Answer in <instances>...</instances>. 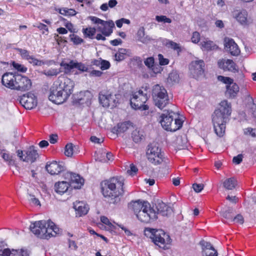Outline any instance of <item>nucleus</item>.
I'll return each instance as SVG.
<instances>
[{"label": "nucleus", "instance_id": "nucleus-1", "mask_svg": "<svg viewBox=\"0 0 256 256\" xmlns=\"http://www.w3.org/2000/svg\"><path fill=\"white\" fill-rule=\"evenodd\" d=\"M231 112L230 103L224 100L221 102L219 108L216 110L212 114V122L215 132L220 137L224 134L226 123Z\"/></svg>", "mask_w": 256, "mask_h": 256}, {"label": "nucleus", "instance_id": "nucleus-2", "mask_svg": "<svg viewBox=\"0 0 256 256\" xmlns=\"http://www.w3.org/2000/svg\"><path fill=\"white\" fill-rule=\"evenodd\" d=\"M124 180L122 177H114L102 184V192L105 198H110V204L120 202V196L124 193Z\"/></svg>", "mask_w": 256, "mask_h": 256}, {"label": "nucleus", "instance_id": "nucleus-3", "mask_svg": "<svg viewBox=\"0 0 256 256\" xmlns=\"http://www.w3.org/2000/svg\"><path fill=\"white\" fill-rule=\"evenodd\" d=\"M135 214L136 218L142 222L149 223L157 219L155 210L152 208L147 202L140 200L132 202L128 205Z\"/></svg>", "mask_w": 256, "mask_h": 256}, {"label": "nucleus", "instance_id": "nucleus-4", "mask_svg": "<svg viewBox=\"0 0 256 256\" xmlns=\"http://www.w3.org/2000/svg\"><path fill=\"white\" fill-rule=\"evenodd\" d=\"M144 234L150 238L156 246L163 250L168 249L171 243L170 236L161 229L147 228L144 230Z\"/></svg>", "mask_w": 256, "mask_h": 256}, {"label": "nucleus", "instance_id": "nucleus-5", "mask_svg": "<svg viewBox=\"0 0 256 256\" xmlns=\"http://www.w3.org/2000/svg\"><path fill=\"white\" fill-rule=\"evenodd\" d=\"M160 122L166 130L175 132L182 128L183 122L178 118L176 114L172 110L164 111L160 117Z\"/></svg>", "mask_w": 256, "mask_h": 256}, {"label": "nucleus", "instance_id": "nucleus-6", "mask_svg": "<svg viewBox=\"0 0 256 256\" xmlns=\"http://www.w3.org/2000/svg\"><path fill=\"white\" fill-rule=\"evenodd\" d=\"M152 98L155 106L160 110H162L170 104L166 90L164 87L159 84H156L154 86Z\"/></svg>", "mask_w": 256, "mask_h": 256}, {"label": "nucleus", "instance_id": "nucleus-7", "mask_svg": "<svg viewBox=\"0 0 256 256\" xmlns=\"http://www.w3.org/2000/svg\"><path fill=\"white\" fill-rule=\"evenodd\" d=\"M88 18L94 24H98L96 30L104 36H110L112 32V28L114 26L112 20L105 21L94 16H90Z\"/></svg>", "mask_w": 256, "mask_h": 256}, {"label": "nucleus", "instance_id": "nucleus-8", "mask_svg": "<svg viewBox=\"0 0 256 256\" xmlns=\"http://www.w3.org/2000/svg\"><path fill=\"white\" fill-rule=\"evenodd\" d=\"M130 103L132 107L135 110H147L148 106L144 104L148 100L146 94H144L141 90L134 92L132 94Z\"/></svg>", "mask_w": 256, "mask_h": 256}, {"label": "nucleus", "instance_id": "nucleus-9", "mask_svg": "<svg viewBox=\"0 0 256 256\" xmlns=\"http://www.w3.org/2000/svg\"><path fill=\"white\" fill-rule=\"evenodd\" d=\"M146 152V156L150 162L154 165L161 164L164 160L161 148L156 145L150 144Z\"/></svg>", "mask_w": 256, "mask_h": 256}, {"label": "nucleus", "instance_id": "nucleus-10", "mask_svg": "<svg viewBox=\"0 0 256 256\" xmlns=\"http://www.w3.org/2000/svg\"><path fill=\"white\" fill-rule=\"evenodd\" d=\"M98 100L100 103L104 107L112 108L116 107L118 104L116 95H112L110 92L107 91L100 92L99 93Z\"/></svg>", "mask_w": 256, "mask_h": 256}, {"label": "nucleus", "instance_id": "nucleus-11", "mask_svg": "<svg viewBox=\"0 0 256 256\" xmlns=\"http://www.w3.org/2000/svg\"><path fill=\"white\" fill-rule=\"evenodd\" d=\"M48 99L52 102L56 104H61L64 102L67 99L63 92L59 89L57 84L54 82L50 88V93Z\"/></svg>", "mask_w": 256, "mask_h": 256}, {"label": "nucleus", "instance_id": "nucleus-12", "mask_svg": "<svg viewBox=\"0 0 256 256\" xmlns=\"http://www.w3.org/2000/svg\"><path fill=\"white\" fill-rule=\"evenodd\" d=\"M59 87V89L63 92L66 99L70 96L73 92L74 87V82L70 79L68 78H64L62 80L58 79V81L56 82Z\"/></svg>", "mask_w": 256, "mask_h": 256}, {"label": "nucleus", "instance_id": "nucleus-13", "mask_svg": "<svg viewBox=\"0 0 256 256\" xmlns=\"http://www.w3.org/2000/svg\"><path fill=\"white\" fill-rule=\"evenodd\" d=\"M20 102L27 110L32 109L38 104L36 97L32 93H28L20 97Z\"/></svg>", "mask_w": 256, "mask_h": 256}, {"label": "nucleus", "instance_id": "nucleus-14", "mask_svg": "<svg viewBox=\"0 0 256 256\" xmlns=\"http://www.w3.org/2000/svg\"><path fill=\"white\" fill-rule=\"evenodd\" d=\"M46 224L43 228L44 234H42V239L48 240L52 237L56 236L59 234V228L51 220H46Z\"/></svg>", "mask_w": 256, "mask_h": 256}, {"label": "nucleus", "instance_id": "nucleus-15", "mask_svg": "<svg viewBox=\"0 0 256 256\" xmlns=\"http://www.w3.org/2000/svg\"><path fill=\"white\" fill-rule=\"evenodd\" d=\"M18 74L12 72H6L2 76V85L10 90H15L17 84Z\"/></svg>", "mask_w": 256, "mask_h": 256}, {"label": "nucleus", "instance_id": "nucleus-16", "mask_svg": "<svg viewBox=\"0 0 256 256\" xmlns=\"http://www.w3.org/2000/svg\"><path fill=\"white\" fill-rule=\"evenodd\" d=\"M204 62L202 60L192 61L190 64V74L194 78H198L204 72Z\"/></svg>", "mask_w": 256, "mask_h": 256}, {"label": "nucleus", "instance_id": "nucleus-17", "mask_svg": "<svg viewBox=\"0 0 256 256\" xmlns=\"http://www.w3.org/2000/svg\"><path fill=\"white\" fill-rule=\"evenodd\" d=\"M32 86V81L28 77L18 74L15 90L20 92L27 91L30 89Z\"/></svg>", "mask_w": 256, "mask_h": 256}, {"label": "nucleus", "instance_id": "nucleus-18", "mask_svg": "<svg viewBox=\"0 0 256 256\" xmlns=\"http://www.w3.org/2000/svg\"><path fill=\"white\" fill-rule=\"evenodd\" d=\"M218 68L224 71H229L235 73L238 70L236 64L232 60L222 59L218 61Z\"/></svg>", "mask_w": 256, "mask_h": 256}, {"label": "nucleus", "instance_id": "nucleus-19", "mask_svg": "<svg viewBox=\"0 0 256 256\" xmlns=\"http://www.w3.org/2000/svg\"><path fill=\"white\" fill-rule=\"evenodd\" d=\"M46 224V222L45 220L36 221L30 224V230L37 237L42 239V236L44 234L43 228H44Z\"/></svg>", "mask_w": 256, "mask_h": 256}, {"label": "nucleus", "instance_id": "nucleus-20", "mask_svg": "<svg viewBox=\"0 0 256 256\" xmlns=\"http://www.w3.org/2000/svg\"><path fill=\"white\" fill-rule=\"evenodd\" d=\"M66 178L69 182L70 186L76 184L77 186H74V188H80L84 182V180L80 175L71 172H67L65 174Z\"/></svg>", "mask_w": 256, "mask_h": 256}, {"label": "nucleus", "instance_id": "nucleus-21", "mask_svg": "<svg viewBox=\"0 0 256 256\" xmlns=\"http://www.w3.org/2000/svg\"><path fill=\"white\" fill-rule=\"evenodd\" d=\"M224 42L226 50L232 55L236 56L240 54V50L233 39L226 38L224 40Z\"/></svg>", "mask_w": 256, "mask_h": 256}, {"label": "nucleus", "instance_id": "nucleus-22", "mask_svg": "<svg viewBox=\"0 0 256 256\" xmlns=\"http://www.w3.org/2000/svg\"><path fill=\"white\" fill-rule=\"evenodd\" d=\"M46 168L51 175L58 174L64 170V166L62 162H52L50 164H47Z\"/></svg>", "mask_w": 256, "mask_h": 256}, {"label": "nucleus", "instance_id": "nucleus-23", "mask_svg": "<svg viewBox=\"0 0 256 256\" xmlns=\"http://www.w3.org/2000/svg\"><path fill=\"white\" fill-rule=\"evenodd\" d=\"M73 207L76 211V214L79 216L86 214L88 210V206L83 202H76L73 204Z\"/></svg>", "mask_w": 256, "mask_h": 256}, {"label": "nucleus", "instance_id": "nucleus-24", "mask_svg": "<svg viewBox=\"0 0 256 256\" xmlns=\"http://www.w3.org/2000/svg\"><path fill=\"white\" fill-rule=\"evenodd\" d=\"M157 210L156 211V217L158 218V214H160L162 216H168L170 215L172 212V210L171 207L166 205L162 202H158L156 206Z\"/></svg>", "mask_w": 256, "mask_h": 256}, {"label": "nucleus", "instance_id": "nucleus-25", "mask_svg": "<svg viewBox=\"0 0 256 256\" xmlns=\"http://www.w3.org/2000/svg\"><path fill=\"white\" fill-rule=\"evenodd\" d=\"M26 156L23 159V161L32 163L34 162L38 157V154L34 146H30L26 152Z\"/></svg>", "mask_w": 256, "mask_h": 256}, {"label": "nucleus", "instance_id": "nucleus-26", "mask_svg": "<svg viewBox=\"0 0 256 256\" xmlns=\"http://www.w3.org/2000/svg\"><path fill=\"white\" fill-rule=\"evenodd\" d=\"M233 16L242 25L248 24V12L246 10L235 11L233 12Z\"/></svg>", "mask_w": 256, "mask_h": 256}, {"label": "nucleus", "instance_id": "nucleus-27", "mask_svg": "<svg viewBox=\"0 0 256 256\" xmlns=\"http://www.w3.org/2000/svg\"><path fill=\"white\" fill-rule=\"evenodd\" d=\"M226 96L232 98H234L236 96L240 89L238 85L234 82L230 85H226Z\"/></svg>", "mask_w": 256, "mask_h": 256}, {"label": "nucleus", "instance_id": "nucleus-28", "mask_svg": "<svg viewBox=\"0 0 256 256\" xmlns=\"http://www.w3.org/2000/svg\"><path fill=\"white\" fill-rule=\"evenodd\" d=\"M70 186L68 181L58 182L55 184L54 190L56 193L62 194L68 190Z\"/></svg>", "mask_w": 256, "mask_h": 256}, {"label": "nucleus", "instance_id": "nucleus-29", "mask_svg": "<svg viewBox=\"0 0 256 256\" xmlns=\"http://www.w3.org/2000/svg\"><path fill=\"white\" fill-rule=\"evenodd\" d=\"M130 124L131 123L130 122H124L119 123L117 124L116 126L112 128V132L116 134L124 132L127 130Z\"/></svg>", "mask_w": 256, "mask_h": 256}, {"label": "nucleus", "instance_id": "nucleus-30", "mask_svg": "<svg viewBox=\"0 0 256 256\" xmlns=\"http://www.w3.org/2000/svg\"><path fill=\"white\" fill-rule=\"evenodd\" d=\"M137 38L138 40L143 44H147L153 40L150 36H145L144 28L143 26L138 29L137 32Z\"/></svg>", "mask_w": 256, "mask_h": 256}, {"label": "nucleus", "instance_id": "nucleus-31", "mask_svg": "<svg viewBox=\"0 0 256 256\" xmlns=\"http://www.w3.org/2000/svg\"><path fill=\"white\" fill-rule=\"evenodd\" d=\"M238 182L234 178L226 179L223 182L224 188L228 190H232L237 186Z\"/></svg>", "mask_w": 256, "mask_h": 256}, {"label": "nucleus", "instance_id": "nucleus-32", "mask_svg": "<svg viewBox=\"0 0 256 256\" xmlns=\"http://www.w3.org/2000/svg\"><path fill=\"white\" fill-rule=\"evenodd\" d=\"M176 143L178 150L187 149L189 146V143L186 136L178 137L177 138Z\"/></svg>", "mask_w": 256, "mask_h": 256}, {"label": "nucleus", "instance_id": "nucleus-33", "mask_svg": "<svg viewBox=\"0 0 256 256\" xmlns=\"http://www.w3.org/2000/svg\"><path fill=\"white\" fill-rule=\"evenodd\" d=\"M76 62L71 60L69 63H66L64 62H62L60 64V66L64 68V72L66 74L69 73L71 72V70L74 68H75Z\"/></svg>", "mask_w": 256, "mask_h": 256}, {"label": "nucleus", "instance_id": "nucleus-34", "mask_svg": "<svg viewBox=\"0 0 256 256\" xmlns=\"http://www.w3.org/2000/svg\"><path fill=\"white\" fill-rule=\"evenodd\" d=\"M82 32L86 38H88L91 39L94 38V36L96 32V28H94L89 27L86 28H83Z\"/></svg>", "mask_w": 256, "mask_h": 256}, {"label": "nucleus", "instance_id": "nucleus-35", "mask_svg": "<svg viewBox=\"0 0 256 256\" xmlns=\"http://www.w3.org/2000/svg\"><path fill=\"white\" fill-rule=\"evenodd\" d=\"M132 137L133 140L136 143L140 142L144 138L142 132H140L138 130H135L132 132Z\"/></svg>", "mask_w": 256, "mask_h": 256}, {"label": "nucleus", "instance_id": "nucleus-36", "mask_svg": "<svg viewBox=\"0 0 256 256\" xmlns=\"http://www.w3.org/2000/svg\"><path fill=\"white\" fill-rule=\"evenodd\" d=\"M179 75L176 71H172L168 74L167 80L168 82L174 84L178 82L179 81Z\"/></svg>", "mask_w": 256, "mask_h": 256}, {"label": "nucleus", "instance_id": "nucleus-37", "mask_svg": "<svg viewBox=\"0 0 256 256\" xmlns=\"http://www.w3.org/2000/svg\"><path fill=\"white\" fill-rule=\"evenodd\" d=\"M6 246L4 242H0V256H10V250L8 248H5Z\"/></svg>", "mask_w": 256, "mask_h": 256}, {"label": "nucleus", "instance_id": "nucleus-38", "mask_svg": "<svg viewBox=\"0 0 256 256\" xmlns=\"http://www.w3.org/2000/svg\"><path fill=\"white\" fill-rule=\"evenodd\" d=\"M60 72V70L57 68H50L43 70L42 73L48 77L56 76Z\"/></svg>", "mask_w": 256, "mask_h": 256}, {"label": "nucleus", "instance_id": "nucleus-39", "mask_svg": "<svg viewBox=\"0 0 256 256\" xmlns=\"http://www.w3.org/2000/svg\"><path fill=\"white\" fill-rule=\"evenodd\" d=\"M59 12L62 15L66 16H74L76 14V12L72 8H60Z\"/></svg>", "mask_w": 256, "mask_h": 256}, {"label": "nucleus", "instance_id": "nucleus-40", "mask_svg": "<svg viewBox=\"0 0 256 256\" xmlns=\"http://www.w3.org/2000/svg\"><path fill=\"white\" fill-rule=\"evenodd\" d=\"M74 148H76V146L72 143L66 144L64 148L65 155L68 157L72 156L74 152Z\"/></svg>", "mask_w": 256, "mask_h": 256}, {"label": "nucleus", "instance_id": "nucleus-41", "mask_svg": "<svg viewBox=\"0 0 256 256\" xmlns=\"http://www.w3.org/2000/svg\"><path fill=\"white\" fill-rule=\"evenodd\" d=\"M10 256H29V254L26 250L23 249L21 250H10Z\"/></svg>", "mask_w": 256, "mask_h": 256}, {"label": "nucleus", "instance_id": "nucleus-42", "mask_svg": "<svg viewBox=\"0 0 256 256\" xmlns=\"http://www.w3.org/2000/svg\"><path fill=\"white\" fill-rule=\"evenodd\" d=\"M126 52L127 50L126 49L120 48L118 52L115 54L116 60L117 61H122L124 60Z\"/></svg>", "mask_w": 256, "mask_h": 256}, {"label": "nucleus", "instance_id": "nucleus-43", "mask_svg": "<svg viewBox=\"0 0 256 256\" xmlns=\"http://www.w3.org/2000/svg\"><path fill=\"white\" fill-rule=\"evenodd\" d=\"M233 210L232 208H228L226 210H222L220 212V214L221 216L224 218L226 220H228L230 221L232 216V212Z\"/></svg>", "mask_w": 256, "mask_h": 256}, {"label": "nucleus", "instance_id": "nucleus-44", "mask_svg": "<svg viewBox=\"0 0 256 256\" xmlns=\"http://www.w3.org/2000/svg\"><path fill=\"white\" fill-rule=\"evenodd\" d=\"M28 62L32 64L34 66H42L44 64H48L46 62H44L42 60H39L35 58L34 56H32L30 59L28 60Z\"/></svg>", "mask_w": 256, "mask_h": 256}, {"label": "nucleus", "instance_id": "nucleus-45", "mask_svg": "<svg viewBox=\"0 0 256 256\" xmlns=\"http://www.w3.org/2000/svg\"><path fill=\"white\" fill-rule=\"evenodd\" d=\"M12 65L15 70L20 72L24 73L28 70L27 68L24 65L17 63L15 62H13Z\"/></svg>", "mask_w": 256, "mask_h": 256}, {"label": "nucleus", "instance_id": "nucleus-46", "mask_svg": "<svg viewBox=\"0 0 256 256\" xmlns=\"http://www.w3.org/2000/svg\"><path fill=\"white\" fill-rule=\"evenodd\" d=\"M200 44L202 48L207 50H211L214 46V42L210 40L202 42Z\"/></svg>", "mask_w": 256, "mask_h": 256}, {"label": "nucleus", "instance_id": "nucleus-47", "mask_svg": "<svg viewBox=\"0 0 256 256\" xmlns=\"http://www.w3.org/2000/svg\"><path fill=\"white\" fill-rule=\"evenodd\" d=\"M70 40L73 42L74 44L78 45L84 42V40L77 35L71 34L70 35Z\"/></svg>", "mask_w": 256, "mask_h": 256}, {"label": "nucleus", "instance_id": "nucleus-48", "mask_svg": "<svg viewBox=\"0 0 256 256\" xmlns=\"http://www.w3.org/2000/svg\"><path fill=\"white\" fill-rule=\"evenodd\" d=\"M2 157L4 161L8 162V164L12 165L14 164V160L12 158V156L10 155L8 153L0 152Z\"/></svg>", "mask_w": 256, "mask_h": 256}, {"label": "nucleus", "instance_id": "nucleus-49", "mask_svg": "<svg viewBox=\"0 0 256 256\" xmlns=\"http://www.w3.org/2000/svg\"><path fill=\"white\" fill-rule=\"evenodd\" d=\"M17 50L19 52L21 56L24 59L28 60L29 59H30V58L32 56L30 55L29 52L26 50L17 48Z\"/></svg>", "mask_w": 256, "mask_h": 256}, {"label": "nucleus", "instance_id": "nucleus-50", "mask_svg": "<svg viewBox=\"0 0 256 256\" xmlns=\"http://www.w3.org/2000/svg\"><path fill=\"white\" fill-rule=\"evenodd\" d=\"M218 80L226 84V85H230L234 83L233 79L226 76H220L218 78Z\"/></svg>", "mask_w": 256, "mask_h": 256}, {"label": "nucleus", "instance_id": "nucleus-51", "mask_svg": "<svg viewBox=\"0 0 256 256\" xmlns=\"http://www.w3.org/2000/svg\"><path fill=\"white\" fill-rule=\"evenodd\" d=\"M244 133L246 136H249L252 138L256 137V129L252 128H248L244 130Z\"/></svg>", "mask_w": 256, "mask_h": 256}, {"label": "nucleus", "instance_id": "nucleus-52", "mask_svg": "<svg viewBox=\"0 0 256 256\" xmlns=\"http://www.w3.org/2000/svg\"><path fill=\"white\" fill-rule=\"evenodd\" d=\"M100 220L103 224L108 225L111 230L116 229V226L110 222L107 217L105 216H102L100 217Z\"/></svg>", "mask_w": 256, "mask_h": 256}, {"label": "nucleus", "instance_id": "nucleus-53", "mask_svg": "<svg viewBox=\"0 0 256 256\" xmlns=\"http://www.w3.org/2000/svg\"><path fill=\"white\" fill-rule=\"evenodd\" d=\"M200 244L202 246V250L205 249L211 250H215L214 248L209 242H206L204 240H202L200 242Z\"/></svg>", "mask_w": 256, "mask_h": 256}, {"label": "nucleus", "instance_id": "nucleus-54", "mask_svg": "<svg viewBox=\"0 0 256 256\" xmlns=\"http://www.w3.org/2000/svg\"><path fill=\"white\" fill-rule=\"evenodd\" d=\"M144 64L148 68L150 69L152 68L154 64V58L153 57L148 58L144 60Z\"/></svg>", "mask_w": 256, "mask_h": 256}, {"label": "nucleus", "instance_id": "nucleus-55", "mask_svg": "<svg viewBox=\"0 0 256 256\" xmlns=\"http://www.w3.org/2000/svg\"><path fill=\"white\" fill-rule=\"evenodd\" d=\"M75 66L76 68L82 72H87L88 70V68L82 62H76Z\"/></svg>", "mask_w": 256, "mask_h": 256}, {"label": "nucleus", "instance_id": "nucleus-56", "mask_svg": "<svg viewBox=\"0 0 256 256\" xmlns=\"http://www.w3.org/2000/svg\"><path fill=\"white\" fill-rule=\"evenodd\" d=\"M230 222L242 224L244 223V220L243 216L241 214H238L234 218L232 217Z\"/></svg>", "mask_w": 256, "mask_h": 256}, {"label": "nucleus", "instance_id": "nucleus-57", "mask_svg": "<svg viewBox=\"0 0 256 256\" xmlns=\"http://www.w3.org/2000/svg\"><path fill=\"white\" fill-rule=\"evenodd\" d=\"M156 20L158 22H164V23H171L172 20L170 18H167L164 16H156Z\"/></svg>", "mask_w": 256, "mask_h": 256}, {"label": "nucleus", "instance_id": "nucleus-58", "mask_svg": "<svg viewBox=\"0 0 256 256\" xmlns=\"http://www.w3.org/2000/svg\"><path fill=\"white\" fill-rule=\"evenodd\" d=\"M158 58L159 64L160 66H165L168 64L169 60L168 58H165L162 54H158Z\"/></svg>", "mask_w": 256, "mask_h": 256}, {"label": "nucleus", "instance_id": "nucleus-59", "mask_svg": "<svg viewBox=\"0 0 256 256\" xmlns=\"http://www.w3.org/2000/svg\"><path fill=\"white\" fill-rule=\"evenodd\" d=\"M192 42L197 44L200 40V34L198 32H194L192 34Z\"/></svg>", "mask_w": 256, "mask_h": 256}, {"label": "nucleus", "instance_id": "nucleus-60", "mask_svg": "<svg viewBox=\"0 0 256 256\" xmlns=\"http://www.w3.org/2000/svg\"><path fill=\"white\" fill-rule=\"evenodd\" d=\"M167 44L174 50L180 51V48L179 46V44L176 42L170 40L168 41V42L167 43Z\"/></svg>", "mask_w": 256, "mask_h": 256}, {"label": "nucleus", "instance_id": "nucleus-61", "mask_svg": "<svg viewBox=\"0 0 256 256\" xmlns=\"http://www.w3.org/2000/svg\"><path fill=\"white\" fill-rule=\"evenodd\" d=\"M192 188L196 192H200L203 190L204 184H194L192 185Z\"/></svg>", "mask_w": 256, "mask_h": 256}, {"label": "nucleus", "instance_id": "nucleus-62", "mask_svg": "<svg viewBox=\"0 0 256 256\" xmlns=\"http://www.w3.org/2000/svg\"><path fill=\"white\" fill-rule=\"evenodd\" d=\"M243 156L242 154H239L236 156H234L232 160L234 163L236 164H240L242 160Z\"/></svg>", "mask_w": 256, "mask_h": 256}, {"label": "nucleus", "instance_id": "nucleus-63", "mask_svg": "<svg viewBox=\"0 0 256 256\" xmlns=\"http://www.w3.org/2000/svg\"><path fill=\"white\" fill-rule=\"evenodd\" d=\"M110 67V63L109 62L106 60H102L100 68L102 70H106Z\"/></svg>", "mask_w": 256, "mask_h": 256}, {"label": "nucleus", "instance_id": "nucleus-64", "mask_svg": "<svg viewBox=\"0 0 256 256\" xmlns=\"http://www.w3.org/2000/svg\"><path fill=\"white\" fill-rule=\"evenodd\" d=\"M154 74L160 73L162 70V68L158 65L154 64L152 68H150Z\"/></svg>", "mask_w": 256, "mask_h": 256}]
</instances>
